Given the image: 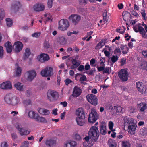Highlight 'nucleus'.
I'll use <instances>...</instances> for the list:
<instances>
[{"mask_svg":"<svg viewBox=\"0 0 147 147\" xmlns=\"http://www.w3.org/2000/svg\"><path fill=\"white\" fill-rule=\"evenodd\" d=\"M140 34L142 35V36L143 37L146 38V37L147 35L145 31L144 30V28H143V30H142V32H139Z\"/></svg>","mask_w":147,"mask_h":147,"instance_id":"obj_59","label":"nucleus"},{"mask_svg":"<svg viewBox=\"0 0 147 147\" xmlns=\"http://www.w3.org/2000/svg\"><path fill=\"white\" fill-rule=\"evenodd\" d=\"M53 1V0H48L47 6L49 8H50L52 7Z\"/></svg>","mask_w":147,"mask_h":147,"instance_id":"obj_48","label":"nucleus"},{"mask_svg":"<svg viewBox=\"0 0 147 147\" xmlns=\"http://www.w3.org/2000/svg\"><path fill=\"white\" fill-rule=\"evenodd\" d=\"M36 121L41 122H45L46 121L45 119L42 117H40L38 114H36Z\"/></svg>","mask_w":147,"mask_h":147,"instance_id":"obj_32","label":"nucleus"},{"mask_svg":"<svg viewBox=\"0 0 147 147\" xmlns=\"http://www.w3.org/2000/svg\"><path fill=\"white\" fill-rule=\"evenodd\" d=\"M15 126L16 129L18 130L19 131V130L21 128L20 127L21 126V124L19 123H17L15 124Z\"/></svg>","mask_w":147,"mask_h":147,"instance_id":"obj_61","label":"nucleus"},{"mask_svg":"<svg viewBox=\"0 0 147 147\" xmlns=\"http://www.w3.org/2000/svg\"><path fill=\"white\" fill-rule=\"evenodd\" d=\"M4 100L6 103L13 106L16 105L20 102L19 98L11 93L7 94L4 97Z\"/></svg>","mask_w":147,"mask_h":147,"instance_id":"obj_2","label":"nucleus"},{"mask_svg":"<svg viewBox=\"0 0 147 147\" xmlns=\"http://www.w3.org/2000/svg\"><path fill=\"white\" fill-rule=\"evenodd\" d=\"M5 47L6 48L7 52L8 53H10L12 51V47L11 43L9 41H8L5 43L4 45Z\"/></svg>","mask_w":147,"mask_h":147,"instance_id":"obj_22","label":"nucleus"},{"mask_svg":"<svg viewBox=\"0 0 147 147\" xmlns=\"http://www.w3.org/2000/svg\"><path fill=\"white\" fill-rule=\"evenodd\" d=\"M20 6V2L18 1H15L13 2L11 6V9L14 10L15 12L17 11L19 9Z\"/></svg>","mask_w":147,"mask_h":147,"instance_id":"obj_20","label":"nucleus"},{"mask_svg":"<svg viewBox=\"0 0 147 147\" xmlns=\"http://www.w3.org/2000/svg\"><path fill=\"white\" fill-rule=\"evenodd\" d=\"M123 18L124 20L125 21L130 20L131 18V15L130 13L127 11H125L123 13Z\"/></svg>","mask_w":147,"mask_h":147,"instance_id":"obj_24","label":"nucleus"},{"mask_svg":"<svg viewBox=\"0 0 147 147\" xmlns=\"http://www.w3.org/2000/svg\"><path fill=\"white\" fill-rule=\"evenodd\" d=\"M137 107L140 109L141 111H144L147 108L146 104L144 102H141L137 105Z\"/></svg>","mask_w":147,"mask_h":147,"instance_id":"obj_26","label":"nucleus"},{"mask_svg":"<svg viewBox=\"0 0 147 147\" xmlns=\"http://www.w3.org/2000/svg\"><path fill=\"white\" fill-rule=\"evenodd\" d=\"M79 4L81 5H85L87 3L88 0H78Z\"/></svg>","mask_w":147,"mask_h":147,"instance_id":"obj_47","label":"nucleus"},{"mask_svg":"<svg viewBox=\"0 0 147 147\" xmlns=\"http://www.w3.org/2000/svg\"><path fill=\"white\" fill-rule=\"evenodd\" d=\"M87 78L85 75H83L80 78V81L81 82V83H82L83 81H86V80Z\"/></svg>","mask_w":147,"mask_h":147,"instance_id":"obj_54","label":"nucleus"},{"mask_svg":"<svg viewBox=\"0 0 147 147\" xmlns=\"http://www.w3.org/2000/svg\"><path fill=\"white\" fill-rule=\"evenodd\" d=\"M69 18L71 19L72 23L74 25L77 24L80 21V17L77 15H71L69 17Z\"/></svg>","mask_w":147,"mask_h":147,"instance_id":"obj_11","label":"nucleus"},{"mask_svg":"<svg viewBox=\"0 0 147 147\" xmlns=\"http://www.w3.org/2000/svg\"><path fill=\"white\" fill-rule=\"evenodd\" d=\"M58 28L61 31H65L69 26L68 21L66 19L61 20L59 22Z\"/></svg>","mask_w":147,"mask_h":147,"instance_id":"obj_6","label":"nucleus"},{"mask_svg":"<svg viewBox=\"0 0 147 147\" xmlns=\"http://www.w3.org/2000/svg\"><path fill=\"white\" fill-rule=\"evenodd\" d=\"M45 144L48 147H53L55 145L56 141L53 140H48L46 141Z\"/></svg>","mask_w":147,"mask_h":147,"instance_id":"obj_23","label":"nucleus"},{"mask_svg":"<svg viewBox=\"0 0 147 147\" xmlns=\"http://www.w3.org/2000/svg\"><path fill=\"white\" fill-rule=\"evenodd\" d=\"M114 126V123L113 122L110 121L109 122L108 126L109 129L112 130Z\"/></svg>","mask_w":147,"mask_h":147,"instance_id":"obj_50","label":"nucleus"},{"mask_svg":"<svg viewBox=\"0 0 147 147\" xmlns=\"http://www.w3.org/2000/svg\"><path fill=\"white\" fill-rule=\"evenodd\" d=\"M59 97L58 93L53 90H48L47 92V98L50 102H53L57 101Z\"/></svg>","mask_w":147,"mask_h":147,"instance_id":"obj_3","label":"nucleus"},{"mask_svg":"<svg viewBox=\"0 0 147 147\" xmlns=\"http://www.w3.org/2000/svg\"><path fill=\"white\" fill-rule=\"evenodd\" d=\"M0 88L3 89H10L12 88L11 82L9 81L4 82L0 84Z\"/></svg>","mask_w":147,"mask_h":147,"instance_id":"obj_18","label":"nucleus"},{"mask_svg":"<svg viewBox=\"0 0 147 147\" xmlns=\"http://www.w3.org/2000/svg\"><path fill=\"white\" fill-rule=\"evenodd\" d=\"M140 132L142 136H144L147 134V130L145 128H142L140 129Z\"/></svg>","mask_w":147,"mask_h":147,"instance_id":"obj_40","label":"nucleus"},{"mask_svg":"<svg viewBox=\"0 0 147 147\" xmlns=\"http://www.w3.org/2000/svg\"><path fill=\"white\" fill-rule=\"evenodd\" d=\"M37 114L35 113L34 111H31L28 112V116L31 118L36 119V114Z\"/></svg>","mask_w":147,"mask_h":147,"instance_id":"obj_34","label":"nucleus"},{"mask_svg":"<svg viewBox=\"0 0 147 147\" xmlns=\"http://www.w3.org/2000/svg\"><path fill=\"white\" fill-rule=\"evenodd\" d=\"M86 98L88 101L92 105L94 106L97 105L98 99L96 95L93 94H88Z\"/></svg>","mask_w":147,"mask_h":147,"instance_id":"obj_9","label":"nucleus"},{"mask_svg":"<svg viewBox=\"0 0 147 147\" xmlns=\"http://www.w3.org/2000/svg\"><path fill=\"white\" fill-rule=\"evenodd\" d=\"M96 62V60L94 59H92L90 61V64L92 66L95 67L96 65H94Z\"/></svg>","mask_w":147,"mask_h":147,"instance_id":"obj_51","label":"nucleus"},{"mask_svg":"<svg viewBox=\"0 0 147 147\" xmlns=\"http://www.w3.org/2000/svg\"><path fill=\"white\" fill-rule=\"evenodd\" d=\"M28 74L27 76L28 79L29 81H31L36 76V73L34 70H31L27 71Z\"/></svg>","mask_w":147,"mask_h":147,"instance_id":"obj_15","label":"nucleus"},{"mask_svg":"<svg viewBox=\"0 0 147 147\" xmlns=\"http://www.w3.org/2000/svg\"><path fill=\"white\" fill-rule=\"evenodd\" d=\"M127 126L128 131L132 134H134L137 127L136 124L134 121Z\"/></svg>","mask_w":147,"mask_h":147,"instance_id":"obj_12","label":"nucleus"},{"mask_svg":"<svg viewBox=\"0 0 147 147\" xmlns=\"http://www.w3.org/2000/svg\"><path fill=\"white\" fill-rule=\"evenodd\" d=\"M134 121V120L133 119L125 117L123 119V125L124 127L126 126H127L129 125Z\"/></svg>","mask_w":147,"mask_h":147,"instance_id":"obj_14","label":"nucleus"},{"mask_svg":"<svg viewBox=\"0 0 147 147\" xmlns=\"http://www.w3.org/2000/svg\"><path fill=\"white\" fill-rule=\"evenodd\" d=\"M120 48L122 50V53L124 54H127L128 52L129 48L126 45H121Z\"/></svg>","mask_w":147,"mask_h":147,"instance_id":"obj_28","label":"nucleus"},{"mask_svg":"<svg viewBox=\"0 0 147 147\" xmlns=\"http://www.w3.org/2000/svg\"><path fill=\"white\" fill-rule=\"evenodd\" d=\"M100 132L102 135H105L106 134V127L105 124H102L101 125Z\"/></svg>","mask_w":147,"mask_h":147,"instance_id":"obj_30","label":"nucleus"},{"mask_svg":"<svg viewBox=\"0 0 147 147\" xmlns=\"http://www.w3.org/2000/svg\"><path fill=\"white\" fill-rule=\"evenodd\" d=\"M85 115L84 111H80L79 113L78 117H76V120L77 124L80 126H83L85 123Z\"/></svg>","mask_w":147,"mask_h":147,"instance_id":"obj_4","label":"nucleus"},{"mask_svg":"<svg viewBox=\"0 0 147 147\" xmlns=\"http://www.w3.org/2000/svg\"><path fill=\"white\" fill-rule=\"evenodd\" d=\"M142 68L144 69L147 70V62L144 61L143 62L141 65Z\"/></svg>","mask_w":147,"mask_h":147,"instance_id":"obj_44","label":"nucleus"},{"mask_svg":"<svg viewBox=\"0 0 147 147\" xmlns=\"http://www.w3.org/2000/svg\"><path fill=\"white\" fill-rule=\"evenodd\" d=\"M117 113H122L123 109L122 107L120 106H117Z\"/></svg>","mask_w":147,"mask_h":147,"instance_id":"obj_56","label":"nucleus"},{"mask_svg":"<svg viewBox=\"0 0 147 147\" xmlns=\"http://www.w3.org/2000/svg\"><path fill=\"white\" fill-rule=\"evenodd\" d=\"M72 65L70 67V69H74L77 68L79 65L80 63L77 61L76 59H73L71 60Z\"/></svg>","mask_w":147,"mask_h":147,"instance_id":"obj_21","label":"nucleus"},{"mask_svg":"<svg viewBox=\"0 0 147 147\" xmlns=\"http://www.w3.org/2000/svg\"><path fill=\"white\" fill-rule=\"evenodd\" d=\"M23 104L26 106H27L31 104V101L30 99H26L23 101Z\"/></svg>","mask_w":147,"mask_h":147,"instance_id":"obj_46","label":"nucleus"},{"mask_svg":"<svg viewBox=\"0 0 147 147\" xmlns=\"http://www.w3.org/2000/svg\"><path fill=\"white\" fill-rule=\"evenodd\" d=\"M75 138L76 140H79L81 139V137L78 134H76L75 135Z\"/></svg>","mask_w":147,"mask_h":147,"instance_id":"obj_63","label":"nucleus"},{"mask_svg":"<svg viewBox=\"0 0 147 147\" xmlns=\"http://www.w3.org/2000/svg\"><path fill=\"white\" fill-rule=\"evenodd\" d=\"M38 60L42 63L50 59L49 56L47 54L42 53L38 57Z\"/></svg>","mask_w":147,"mask_h":147,"instance_id":"obj_13","label":"nucleus"},{"mask_svg":"<svg viewBox=\"0 0 147 147\" xmlns=\"http://www.w3.org/2000/svg\"><path fill=\"white\" fill-rule=\"evenodd\" d=\"M14 45L15 46L14 50L15 52L17 53L20 52L22 49L23 47V44L20 41L15 42Z\"/></svg>","mask_w":147,"mask_h":147,"instance_id":"obj_17","label":"nucleus"},{"mask_svg":"<svg viewBox=\"0 0 147 147\" xmlns=\"http://www.w3.org/2000/svg\"><path fill=\"white\" fill-rule=\"evenodd\" d=\"M30 130L26 129L23 128H21L19 131L20 134L22 136L28 135L30 133Z\"/></svg>","mask_w":147,"mask_h":147,"instance_id":"obj_25","label":"nucleus"},{"mask_svg":"<svg viewBox=\"0 0 147 147\" xmlns=\"http://www.w3.org/2000/svg\"><path fill=\"white\" fill-rule=\"evenodd\" d=\"M108 144L109 147H117L116 142L112 139H109L108 140Z\"/></svg>","mask_w":147,"mask_h":147,"instance_id":"obj_27","label":"nucleus"},{"mask_svg":"<svg viewBox=\"0 0 147 147\" xmlns=\"http://www.w3.org/2000/svg\"><path fill=\"white\" fill-rule=\"evenodd\" d=\"M69 143L70 144V145L72 147H75L76 146V143L74 141H69Z\"/></svg>","mask_w":147,"mask_h":147,"instance_id":"obj_57","label":"nucleus"},{"mask_svg":"<svg viewBox=\"0 0 147 147\" xmlns=\"http://www.w3.org/2000/svg\"><path fill=\"white\" fill-rule=\"evenodd\" d=\"M107 11H105L103 13L102 16L103 17V20L104 21H106L107 22L108 21V19L107 17Z\"/></svg>","mask_w":147,"mask_h":147,"instance_id":"obj_41","label":"nucleus"},{"mask_svg":"<svg viewBox=\"0 0 147 147\" xmlns=\"http://www.w3.org/2000/svg\"><path fill=\"white\" fill-rule=\"evenodd\" d=\"M5 12L3 9L0 8V20H2L5 16Z\"/></svg>","mask_w":147,"mask_h":147,"instance_id":"obj_38","label":"nucleus"},{"mask_svg":"<svg viewBox=\"0 0 147 147\" xmlns=\"http://www.w3.org/2000/svg\"><path fill=\"white\" fill-rule=\"evenodd\" d=\"M140 25H136L133 27V29L136 32H142L143 30V28Z\"/></svg>","mask_w":147,"mask_h":147,"instance_id":"obj_29","label":"nucleus"},{"mask_svg":"<svg viewBox=\"0 0 147 147\" xmlns=\"http://www.w3.org/2000/svg\"><path fill=\"white\" fill-rule=\"evenodd\" d=\"M1 146L2 147H7L8 146L7 143L5 142H2L1 143Z\"/></svg>","mask_w":147,"mask_h":147,"instance_id":"obj_64","label":"nucleus"},{"mask_svg":"<svg viewBox=\"0 0 147 147\" xmlns=\"http://www.w3.org/2000/svg\"><path fill=\"white\" fill-rule=\"evenodd\" d=\"M122 147H130L131 144L128 140H124L122 142Z\"/></svg>","mask_w":147,"mask_h":147,"instance_id":"obj_33","label":"nucleus"},{"mask_svg":"<svg viewBox=\"0 0 147 147\" xmlns=\"http://www.w3.org/2000/svg\"><path fill=\"white\" fill-rule=\"evenodd\" d=\"M82 90L80 88L77 86H75L74 88L72 96L74 97H77L79 96L81 94Z\"/></svg>","mask_w":147,"mask_h":147,"instance_id":"obj_16","label":"nucleus"},{"mask_svg":"<svg viewBox=\"0 0 147 147\" xmlns=\"http://www.w3.org/2000/svg\"><path fill=\"white\" fill-rule=\"evenodd\" d=\"M106 39H105L104 40H101V41L99 42V44L102 46V47L104 46L105 43H106Z\"/></svg>","mask_w":147,"mask_h":147,"instance_id":"obj_58","label":"nucleus"},{"mask_svg":"<svg viewBox=\"0 0 147 147\" xmlns=\"http://www.w3.org/2000/svg\"><path fill=\"white\" fill-rule=\"evenodd\" d=\"M136 86L137 90L140 93L142 94L145 93L146 87L142 82L140 81L137 82Z\"/></svg>","mask_w":147,"mask_h":147,"instance_id":"obj_10","label":"nucleus"},{"mask_svg":"<svg viewBox=\"0 0 147 147\" xmlns=\"http://www.w3.org/2000/svg\"><path fill=\"white\" fill-rule=\"evenodd\" d=\"M118 74L122 81L125 82L128 80L129 74L127 70L121 69L118 72Z\"/></svg>","mask_w":147,"mask_h":147,"instance_id":"obj_8","label":"nucleus"},{"mask_svg":"<svg viewBox=\"0 0 147 147\" xmlns=\"http://www.w3.org/2000/svg\"><path fill=\"white\" fill-rule=\"evenodd\" d=\"M114 53L115 55H120L121 53V51L120 48L119 47L115 49L114 51Z\"/></svg>","mask_w":147,"mask_h":147,"instance_id":"obj_45","label":"nucleus"},{"mask_svg":"<svg viewBox=\"0 0 147 147\" xmlns=\"http://www.w3.org/2000/svg\"><path fill=\"white\" fill-rule=\"evenodd\" d=\"M22 69L20 67H18L16 69V75L17 76H18L21 75Z\"/></svg>","mask_w":147,"mask_h":147,"instance_id":"obj_39","label":"nucleus"},{"mask_svg":"<svg viewBox=\"0 0 147 147\" xmlns=\"http://www.w3.org/2000/svg\"><path fill=\"white\" fill-rule=\"evenodd\" d=\"M41 34L40 32H35L32 34V36L33 37L38 38L40 36Z\"/></svg>","mask_w":147,"mask_h":147,"instance_id":"obj_53","label":"nucleus"},{"mask_svg":"<svg viewBox=\"0 0 147 147\" xmlns=\"http://www.w3.org/2000/svg\"><path fill=\"white\" fill-rule=\"evenodd\" d=\"M31 52L30 51V49L27 48L25 49V53L24 54V59L25 60L26 59L28 58L29 56L30 55Z\"/></svg>","mask_w":147,"mask_h":147,"instance_id":"obj_31","label":"nucleus"},{"mask_svg":"<svg viewBox=\"0 0 147 147\" xmlns=\"http://www.w3.org/2000/svg\"><path fill=\"white\" fill-rule=\"evenodd\" d=\"M28 144L29 142L26 141L24 142L23 145L20 147H28Z\"/></svg>","mask_w":147,"mask_h":147,"instance_id":"obj_62","label":"nucleus"},{"mask_svg":"<svg viewBox=\"0 0 147 147\" xmlns=\"http://www.w3.org/2000/svg\"><path fill=\"white\" fill-rule=\"evenodd\" d=\"M98 114L95 109L92 110L89 115L88 122L92 123H94L98 118Z\"/></svg>","mask_w":147,"mask_h":147,"instance_id":"obj_7","label":"nucleus"},{"mask_svg":"<svg viewBox=\"0 0 147 147\" xmlns=\"http://www.w3.org/2000/svg\"><path fill=\"white\" fill-rule=\"evenodd\" d=\"M111 67H106L105 68L104 67V69L103 71L104 73L109 74V70L111 69Z\"/></svg>","mask_w":147,"mask_h":147,"instance_id":"obj_52","label":"nucleus"},{"mask_svg":"<svg viewBox=\"0 0 147 147\" xmlns=\"http://www.w3.org/2000/svg\"><path fill=\"white\" fill-rule=\"evenodd\" d=\"M64 82H65V84L66 85H68L69 84L72 83V81L69 79L67 78L65 80Z\"/></svg>","mask_w":147,"mask_h":147,"instance_id":"obj_55","label":"nucleus"},{"mask_svg":"<svg viewBox=\"0 0 147 147\" xmlns=\"http://www.w3.org/2000/svg\"><path fill=\"white\" fill-rule=\"evenodd\" d=\"M6 23L7 26L8 27H11L13 24L12 20L9 18H7L6 19Z\"/></svg>","mask_w":147,"mask_h":147,"instance_id":"obj_37","label":"nucleus"},{"mask_svg":"<svg viewBox=\"0 0 147 147\" xmlns=\"http://www.w3.org/2000/svg\"><path fill=\"white\" fill-rule=\"evenodd\" d=\"M43 47L46 49H47L49 47L50 45L48 41L45 40L43 43Z\"/></svg>","mask_w":147,"mask_h":147,"instance_id":"obj_42","label":"nucleus"},{"mask_svg":"<svg viewBox=\"0 0 147 147\" xmlns=\"http://www.w3.org/2000/svg\"><path fill=\"white\" fill-rule=\"evenodd\" d=\"M3 47L0 46V58H2L3 57Z\"/></svg>","mask_w":147,"mask_h":147,"instance_id":"obj_49","label":"nucleus"},{"mask_svg":"<svg viewBox=\"0 0 147 147\" xmlns=\"http://www.w3.org/2000/svg\"><path fill=\"white\" fill-rule=\"evenodd\" d=\"M21 29L24 31H27L29 29V27L27 25L22 26Z\"/></svg>","mask_w":147,"mask_h":147,"instance_id":"obj_60","label":"nucleus"},{"mask_svg":"<svg viewBox=\"0 0 147 147\" xmlns=\"http://www.w3.org/2000/svg\"><path fill=\"white\" fill-rule=\"evenodd\" d=\"M53 68L47 66L41 71L40 74L43 77H50L53 74Z\"/></svg>","mask_w":147,"mask_h":147,"instance_id":"obj_5","label":"nucleus"},{"mask_svg":"<svg viewBox=\"0 0 147 147\" xmlns=\"http://www.w3.org/2000/svg\"><path fill=\"white\" fill-rule=\"evenodd\" d=\"M14 86L18 90L21 91L23 89V86L22 85V84L20 82H18L15 84L14 85Z\"/></svg>","mask_w":147,"mask_h":147,"instance_id":"obj_35","label":"nucleus"},{"mask_svg":"<svg viewBox=\"0 0 147 147\" xmlns=\"http://www.w3.org/2000/svg\"><path fill=\"white\" fill-rule=\"evenodd\" d=\"M99 132L98 128L95 126H92L88 132V136L85 137L84 139L86 141H88L90 138L93 142H96L98 138Z\"/></svg>","mask_w":147,"mask_h":147,"instance_id":"obj_1","label":"nucleus"},{"mask_svg":"<svg viewBox=\"0 0 147 147\" xmlns=\"http://www.w3.org/2000/svg\"><path fill=\"white\" fill-rule=\"evenodd\" d=\"M118 59V57L117 55H113L111 57V61L113 63H115L116 62Z\"/></svg>","mask_w":147,"mask_h":147,"instance_id":"obj_43","label":"nucleus"},{"mask_svg":"<svg viewBox=\"0 0 147 147\" xmlns=\"http://www.w3.org/2000/svg\"><path fill=\"white\" fill-rule=\"evenodd\" d=\"M34 10L36 11H39L43 10L45 8L44 5L41 3H38L34 5Z\"/></svg>","mask_w":147,"mask_h":147,"instance_id":"obj_19","label":"nucleus"},{"mask_svg":"<svg viewBox=\"0 0 147 147\" xmlns=\"http://www.w3.org/2000/svg\"><path fill=\"white\" fill-rule=\"evenodd\" d=\"M58 41L60 44L64 45L66 43V40L64 37L62 36L59 38Z\"/></svg>","mask_w":147,"mask_h":147,"instance_id":"obj_36","label":"nucleus"}]
</instances>
